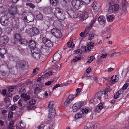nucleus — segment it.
I'll return each instance as SVG.
<instances>
[{
	"mask_svg": "<svg viewBox=\"0 0 129 129\" xmlns=\"http://www.w3.org/2000/svg\"><path fill=\"white\" fill-rule=\"evenodd\" d=\"M54 105V102H50L47 107V109L49 111L48 118L50 119L54 118L56 116V111L55 108L53 107Z\"/></svg>",
	"mask_w": 129,
	"mask_h": 129,
	"instance_id": "obj_1",
	"label": "nucleus"
},
{
	"mask_svg": "<svg viewBox=\"0 0 129 129\" xmlns=\"http://www.w3.org/2000/svg\"><path fill=\"white\" fill-rule=\"evenodd\" d=\"M55 15L57 19L63 20L65 19V13L62 10L58 8H56Z\"/></svg>",
	"mask_w": 129,
	"mask_h": 129,
	"instance_id": "obj_2",
	"label": "nucleus"
},
{
	"mask_svg": "<svg viewBox=\"0 0 129 129\" xmlns=\"http://www.w3.org/2000/svg\"><path fill=\"white\" fill-rule=\"evenodd\" d=\"M71 4L75 10L80 9L83 5V2L80 0H73Z\"/></svg>",
	"mask_w": 129,
	"mask_h": 129,
	"instance_id": "obj_3",
	"label": "nucleus"
},
{
	"mask_svg": "<svg viewBox=\"0 0 129 129\" xmlns=\"http://www.w3.org/2000/svg\"><path fill=\"white\" fill-rule=\"evenodd\" d=\"M27 30V32L31 37L36 36L40 33L39 29L36 27L29 28Z\"/></svg>",
	"mask_w": 129,
	"mask_h": 129,
	"instance_id": "obj_4",
	"label": "nucleus"
},
{
	"mask_svg": "<svg viewBox=\"0 0 129 129\" xmlns=\"http://www.w3.org/2000/svg\"><path fill=\"white\" fill-rule=\"evenodd\" d=\"M9 19L6 15H4L0 18V22L4 26H7L9 24Z\"/></svg>",
	"mask_w": 129,
	"mask_h": 129,
	"instance_id": "obj_5",
	"label": "nucleus"
},
{
	"mask_svg": "<svg viewBox=\"0 0 129 129\" xmlns=\"http://www.w3.org/2000/svg\"><path fill=\"white\" fill-rule=\"evenodd\" d=\"M51 32L53 35L57 38H60L62 36L60 31L56 28L52 29L51 30Z\"/></svg>",
	"mask_w": 129,
	"mask_h": 129,
	"instance_id": "obj_6",
	"label": "nucleus"
},
{
	"mask_svg": "<svg viewBox=\"0 0 129 129\" xmlns=\"http://www.w3.org/2000/svg\"><path fill=\"white\" fill-rule=\"evenodd\" d=\"M83 102H77L75 103L72 107L73 111L76 112L79 110L83 106Z\"/></svg>",
	"mask_w": 129,
	"mask_h": 129,
	"instance_id": "obj_7",
	"label": "nucleus"
},
{
	"mask_svg": "<svg viewBox=\"0 0 129 129\" xmlns=\"http://www.w3.org/2000/svg\"><path fill=\"white\" fill-rule=\"evenodd\" d=\"M74 95L72 94L68 96L64 103V105L65 107H67L70 104L71 102L74 98Z\"/></svg>",
	"mask_w": 129,
	"mask_h": 129,
	"instance_id": "obj_8",
	"label": "nucleus"
},
{
	"mask_svg": "<svg viewBox=\"0 0 129 129\" xmlns=\"http://www.w3.org/2000/svg\"><path fill=\"white\" fill-rule=\"evenodd\" d=\"M28 44L31 51H33L34 50H37L36 47V42L35 41L30 40L29 41Z\"/></svg>",
	"mask_w": 129,
	"mask_h": 129,
	"instance_id": "obj_9",
	"label": "nucleus"
},
{
	"mask_svg": "<svg viewBox=\"0 0 129 129\" xmlns=\"http://www.w3.org/2000/svg\"><path fill=\"white\" fill-rule=\"evenodd\" d=\"M42 41L47 47H51L53 46V43L46 37L43 38L42 39Z\"/></svg>",
	"mask_w": 129,
	"mask_h": 129,
	"instance_id": "obj_10",
	"label": "nucleus"
},
{
	"mask_svg": "<svg viewBox=\"0 0 129 129\" xmlns=\"http://www.w3.org/2000/svg\"><path fill=\"white\" fill-rule=\"evenodd\" d=\"M31 52L32 56L35 59L37 60L40 58L41 54L40 52L37 51V50H33Z\"/></svg>",
	"mask_w": 129,
	"mask_h": 129,
	"instance_id": "obj_11",
	"label": "nucleus"
},
{
	"mask_svg": "<svg viewBox=\"0 0 129 129\" xmlns=\"http://www.w3.org/2000/svg\"><path fill=\"white\" fill-rule=\"evenodd\" d=\"M104 103H101L98 104L97 107L94 108L93 111L96 113H99L100 111L103 108H105L104 106Z\"/></svg>",
	"mask_w": 129,
	"mask_h": 129,
	"instance_id": "obj_12",
	"label": "nucleus"
},
{
	"mask_svg": "<svg viewBox=\"0 0 129 129\" xmlns=\"http://www.w3.org/2000/svg\"><path fill=\"white\" fill-rule=\"evenodd\" d=\"M76 10H75L74 11L72 9H71L69 11L68 13L71 17L75 18L78 17V13Z\"/></svg>",
	"mask_w": 129,
	"mask_h": 129,
	"instance_id": "obj_13",
	"label": "nucleus"
},
{
	"mask_svg": "<svg viewBox=\"0 0 129 129\" xmlns=\"http://www.w3.org/2000/svg\"><path fill=\"white\" fill-rule=\"evenodd\" d=\"M17 9L16 7L13 6L10 8L9 10V13L11 15H14L17 13Z\"/></svg>",
	"mask_w": 129,
	"mask_h": 129,
	"instance_id": "obj_14",
	"label": "nucleus"
},
{
	"mask_svg": "<svg viewBox=\"0 0 129 129\" xmlns=\"http://www.w3.org/2000/svg\"><path fill=\"white\" fill-rule=\"evenodd\" d=\"M53 57V60L52 61V62L55 63V62H57L59 61L61 57V56L59 53H56L54 54Z\"/></svg>",
	"mask_w": 129,
	"mask_h": 129,
	"instance_id": "obj_15",
	"label": "nucleus"
},
{
	"mask_svg": "<svg viewBox=\"0 0 129 129\" xmlns=\"http://www.w3.org/2000/svg\"><path fill=\"white\" fill-rule=\"evenodd\" d=\"M53 9L51 6L45 7L43 9V13L46 14H50L52 11Z\"/></svg>",
	"mask_w": 129,
	"mask_h": 129,
	"instance_id": "obj_16",
	"label": "nucleus"
},
{
	"mask_svg": "<svg viewBox=\"0 0 129 129\" xmlns=\"http://www.w3.org/2000/svg\"><path fill=\"white\" fill-rule=\"evenodd\" d=\"M110 87L109 86H108L107 87L105 90L103 91V96H104V97L102 98L103 99L105 100L106 99H107L108 98V95L107 94V93L108 92L110 91Z\"/></svg>",
	"mask_w": 129,
	"mask_h": 129,
	"instance_id": "obj_17",
	"label": "nucleus"
},
{
	"mask_svg": "<svg viewBox=\"0 0 129 129\" xmlns=\"http://www.w3.org/2000/svg\"><path fill=\"white\" fill-rule=\"evenodd\" d=\"M103 93L100 91L97 93L95 95L94 97V100H96L97 99H98L99 101H100L101 99L103 100H104L102 98V97H104L103 96Z\"/></svg>",
	"mask_w": 129,
	"mask_h": 129,
	"instance_id": "obj_18",
	"label": "nucleus"
},
{
	"mask_svg": "<svg viewBox=\"0 0 129 129\" xmlns=\"http://www.w3.org/2000/svg\"><path fill=\"white\" fill-rule=\"evenodd\" d=\"M0 40L2 44L6 45L8 42V39L7 36L4 35L1 37Z\"/></svg>",
	"mask_w": 129,
	"mask_h": 129,
	"instance_id": "obj_19",
	"label": "nucleus"
},
{
	"mask_svg": "<svg viewBox=\"0 0 129 129\" xmlns=\"http://www.w3.org/2000/svg\"><path fill=\"white\" fill-rule=\"evenodd\" d=\"M34 15L38 20H41L43 19L42 14L38 11H37L34 13Z\"/></svg>",
	"mask_w": 129,
	"mask_h": 129,
	"instance_id": "obj_20",
	"label": "nucleus"
},
{
	"mask_svg": "<svg viewBox=\"0 0 129 129\" xmlns=\"http://www.w3.org/2000/svg\"><path fill=\"white\" fill-rule=\"evenodd\" d=\"M54 72V69L52 70L51 71H50L49 72H47L45 73L44 75H42L41 76V78H42L43 80L44 79H46L48 78V77L52 75V73H53Z\"/></svg>",
	"mask_w": 129,
	"mask_h": 129,
	"instance_id": "obj_21",
	"label": "nucleus"
},
{
	"mask_svg": "<svg viewBox=\"0 0 129 129\" xmlns=\"http://www.w3.org/2000/svg\"><path fill=\"white\" fill-rule=\"evenodd\" d=\"M100 4L98 2H94L93 4V8L95 12H97L98 10L100 7Z\"/></svg>",
	"mask_w": 129,
	"mask_h": 129,
	"instance_id": "obj_22",
	"label": "nucleus"
},
{
	"mask_svg": "<svg viewBox=\"0 0 129 129\" xmlns=\"http://www.w3.org/2000/svg\"><path fill=\"white\" fill-rule=\"evenodd\" d=\"M46 46L44 44L41 43L40 44L38 48L39 49L40 52H45L47 50Z\"/></svg>",
	"mask_w": 129,
	"mask_h": 129,
	"instance_id": "obj_23",
	"label": "nucleus"
},
{
	"mask_svg": "<svg viewBox=\"0 0 129 129\" xmlns=\"http://www.w3.org/2000/svg\"><path fill=\"white\" fill-rule=\"evenodd\" d=\"M18 25L19 29L23 30L26 26V24L24 21H21L18 22Z\"/></svg>",
	"mask_w": 129,
	"mask_h": 129,
	"instance_id": "obj_24",
	"label": "nucleus"
},
{
	"mask_svg": "<svg viewBox=\"0 0 129 129\" xmlns=\"http://www.w3.org/2000/svg\"><path fill=\"white\" fill-rule=\"evenodd\" d=\"M105 18L103 16H100L98 18V21L101 25L104 24L105 22Z\"/></svg>",
	"mask_w": 129,
	"mask_h": 129,
	"instance_id": "obj_25",
	"label": "nucleus"
},
{
	"mask_svg": "<svg viewBox=\"0 0 129 129\" xmlns=\"http://www.w3.org/2000/svg\"><path fill=\"white\" fill-rule=\"evenodd\" d=\"M36 103V101L35 100H31L29 102V104L30 106H28V108H30V109H35L36 108V107L35 106H31V105H34Z\"/></svg>",
	"mask_w": 129,
	"mask_h": 129,
	"instance_id": "obj_26",
	"label": "nucleus"
},
{
	"mask_svg": "<svg viewBox=\"0 0 129 129\" xmlns=\"http://www.w3.org/2000/svg\"><path fill=\"white\" fill-rule=\"evenodd\" d=\"M88 14L87 12L83 13L81 16V19L84 21L88 17Z\"/></svg>",
	"mask_w": 129,
	"mask_h": 129,
	"instance_id": "obj_27",
	"label": "nucleus"
},
{
	"mask_svg": "<svg viewBox=\"0 0 129 129\" xmlns=\"http://www.w3.org/2000/svg\"><path fill=\"white\" fill-rule=\"evenodd\" d=\"M24 61V60L18 61L16 63V67L21 69Z\"/></svg>",
	"mask_w": 129,
	"mask_h": 129,
	"instance_id": "obj_28",
	"label": "nucleus"
},
{
	"mask_svg": "<svg viewBox=\"0 0 129 129\" xmlns=\"http://www.w3.org/2000/svg\"><path fill=\"white\" fill-rule=\"evenodd\" d=\"M21 96L23 99V100L24 101H26L30 99V97L29 96L25 94H22L21 95Z\"/></svg>",
	"mask_w": 129,
	"mask_h": 129,
	"instance_id": "obj_29",
	"label": "nucleus"
},
{
	"mask_svg": "<svg viewBox=\"0 0 129 129\" xmlns=\"http://www.w3.org/2000/svg\"><path fill=\"white\" fill-rule=\"evenodd\" d=\"M6 52V48L0 50V56L3 58H5L4 54H5Z\"/></svg>",
	"mask_w": 129,
	"mask_h": 129,
	"instance_id": "obj_30",
	"label": "nucleus"
},
{
	"mask_svg": "<svg viewBox=\"0 0 129 129\" xmlns=\"http://www.w3.org/2000/svg\"><path fill=\"white\" fill-rule=\"evenodd\" d=\"M50 4L53 6H56L58 4L57 0H49Z\"/></svg>",
	"mask_w": 129,
	"mask_h": 129,
	"instance_id": "obj_31",
	"label": "nucleus"
},
{
	"mask_svg": "<svg viewBox=\"0 0 129 129\" xmlns=\"http://www.w3.org/2000/svg\"><path fill=\"white\" fill-rule=\"evenodd\" d=\"M28 68V62L27 61H25L21 69L22 70H26Z\"/></svg>",
	"mask_w": 129,
	"mask_h": 129,
	"instance_id": "obj_32",
	"label": "nucleus"
},
{
	"mask_svg": "<svg viewBox=\"0 0 129 129\" xmlns=\"http://www.w3.org/2000/svg\"><path fill=\"white\" fill-rule=\"evenodd\" d=\"M19 43L23 45H27L28 43L27 40L23 39H21L19 41Z\"/></svg>",
	"mask_w": 129,
	"mask_h": 129,
	"instance_id": "obj_33",
	"label": "nucleus"
},
{
	"mask_svg": "<svg viewBox=\"0 0 129 129\" xmlns=\"http://www.w3.org/2000/svg\"><path fill=\"white\" fill-rule=\"evenodd\" d=\"M15 123L14 121H12L9 123V125L8 127V129H13L15 126H14V124Z\"/></svg>",
	"mask_w": 129,
	"mask_h": 129,
	"instance_id": "obj_34",
	"label": "nucleus"
},
{
	"mask_svg": "<svg viewBox=\"0 0 129 129\" xmlns=\"http://www.w3.org/2000/svg\"><path fill=\"white\" fill-rule=\"evenodd\" d=\"M114 16L112 15H109L107 17V18L108 21L112 22L114 19Z\"/></svg>",
	"mask_w": 129,
	"mask_h": 129,
	"instance_id": "obj_35",
	"label": "nucleus"
},
{
	"mask_svg": "<svg viewBox=\"0 0 129 129\" xmlns=\"http://www.w3.org/2000/svg\"><path fill=\"white\" fill-rule=\"evenodd\" d=\"M14 37L15 39L18 41H20L21 39L20 35L19 33H16L15 34Z\"/></svg>",
	"mask_w": 129,
	"mask_h": 129,
	"instance_id": "obj_36",
	"label": "nucleus"
},
{
	"mask_svg": "<svg viewBox=\"0 0 129 129\" xmlns=\"http://www.w3.org/2000/svg\"><path fill=\"white\" fill-rule=\"evenodd\" d=\"M68 81L67 82H68ZM68 84V83L67 82V83H63L62 85L61 84H56V85L53 87V88L52 90H53L54 89H55L56 88H57L59 86H67Z\"/></svg>",
	"mask_w": 129,
	"mask_h": 129,
	"instance_id": "obj_37",
	"label": "nucleus"
},
{
	"mask_svg": "<svg viewBox=\"0 0 129 129\" xmlns=\"http://www.w3.org/2000/svg\"><path fill=\"white\" fill-rule=\"evenodd\" d=\"M111 79L113 82H117L118 81L119 79L117 75L115 76V77L114 78V76H112L111 77Z\"/></svg>",
	"mask_w": 129,
	"mask_h": 129,
	"instance_id": "obj_38",
	"label": "nucleus"
},
{
	"mask_svg": "<svg viewBox=\"0 0 129 129\" xmlns=\"http://www.w3.org/2000/svg\"><path fill=\"white\" fill-rule=\"evenodd\" d=\"M27 6L33 9L35 7V5L33 4L30 3H27L26 4Z\"/></svg>",
	"mask_w": 129,
	"mask_h": 129,
	"instance_id": "obj_39",
	"label": "nucleus"
},
{
	"mask_svg": "<svg viewBox=\"0 0 129 129\" xmlns=\"http://www.w3.org/2000/svg\"><path fill=\"white\" fill-rule=\"evenodd\" d=\"M41 89L38 87L35 88L34 90V93L36 94H37L41 91Z\"/></svg>",
	"mask_w": 129,
	"mask_h": 129,
	"instance_id": "obj_40",
	"label": "nucleus"
},
{
	"mask_svg": "<svg viewBox=\"0 0 129 129\" xmlns=\"http://www.w3.org/2000/svg\"><path fill=\"white\" fill-rule=\"evenodd\" d=\"M12 26L14 28H19L18 23H16L15 21L13 22L12 24Z\"/></svg>",
	"mask_w": 129,
	"mask_h": 129,
	"instance_id": "obj_41",
	"label": "nucleus"
},
{
	"mask_svg": "<svg viewBox=\"0 0 129 129\" xmlns=\"http://www.w3.org/2000/svg\"><path fill=\"white\" fill-rule=\"evenodd\" d=\"M82 114L80 113H77L75 116V118L78 119L81 117L82 116Z\"/></svg>",
	"mask_w": 129,
	"mask_h": 129,
	"instance_id": "obj_42",
	"label": "nucleus"
},
{
	"mask_svg": "<svg viewBox=\"0 0 129 129\" xmlns=\"http://www.w3.org/2000/svg\"><path fill=\"white\" fill-rule=\"evenodd\" d=\"M12 30V29L10 27H7L6 29L5 32L7 34H9L11 33Z\"/></svg>",
	"mask_w": 129,
	"mask_h": 129,
	"instance_id": "obj_43",
	"label": "nucleus"
},
{
	"mask_svg": "<svg viewBox=\"0 0 129 129\" xmlns=\"http://www.w3.org/2000/svg\"><path fill=\"white\" fill-rule=\"evenodd\" d=\"M81 111L82 114L84 113L86 114L88 112L89 110L86 108H84L82 109Z\"/></svg>",
	"mask_w": 129,
	"mask_h": 129,
	"instance_id": "obj_44",
	"label": "nucleus"
},
{
	"mask_svg": "<svg viewBox=\"0 0 129 129\" xmlns=\"http://www.w3.org/2000/svg\"><path fill=\"white\" fill-rule=\"evenodd\" d=\"M114 11V8L112 6H110L109 9L108 10V13H112Z\"/></svg>",
	"mask_w": 129,
	"mask_h": 129,
	"instance_id": "obj_45",
	"label": "nucleus"
},
{
	"mask_svg": "<svg viewBox=\"0 0 129 129\" xmlns=\"http://www.w3.org/2000/svg\"><path fill=\"white\" fill-rule=\"evenodd\" d=\"M95 59V57L94 56H92L89 57L88 58V59L87 61V62L90 63L91 62H92L93 60V59Z\"/></svg>",
	"mask_w": 129,
	"mask_h": 129,
	"instance_id": "obj_46",
	"label": "nucleus"
},
{
	"mask_svg": "<svg viewBox=\"0 0 129 129\" xmlns=\"http://www.w3.org/2000/svg\"><path fill=\"white\" fill-rule=\"evenodd\" d=\"M7 92V90L5 89H3V91L1 93H2V94L3 95H4L5 96V95H6L7 96H9V97H11V96L10 95H9L8 94H6Z\"/></svg>",
	"mask_w": 129,
	"mask_h": 129,
	"instance_id": "obj_47",
	"label": "nucleus"
},
{
	"mask_svg": "<svg viewBox=\"0 0 129 129\" xmlns=\"http://www.w3.org/2000/svg\"><path fill=\"white\" fill-rule=\"evenodd\" d=\"M67 45L69 47H70L71 48H73L74 46V44L73 42H68L67 43Z\"/></svg>",
	"mask_w": 129,
	"mask_h": 129,
	"instance_id": "obj_48",
	"label": "nucleus"
},
{
	"mask_svg": "<svg viewBox=\"0 0 129 129\" xmlns=\"http://www.w3.org/2000/svg\"><path fill=\"white\" fill-rule=\"evenodd\" d=\"M81 57L79 56H77L76 57H75L72 60V61L74 62H76L77 61L81 59Z\"/></svg>",
	"mask_w": 129,
	"mask_h": 129,
	"instance_id": "obj_49",
	"label": "nucleus"
},
{
	"mask_svg": "<svg viewBox=\"0 0 129 129\" xmlns=\"http://www.w3.org/2000/svg\"><path fill=\"white\" fill-rule=\"evenodd\" d=\"M19 98V96L18 95H17L14 96L13 98L14 102H16L17 100Z\"/></svg>",
	"mask_w": 129,
	"mask_h": 129,
	"instance_id": "obj_50",
	"label": "nucleus"
},
{
	"mask_svg": "<svg viewBox=\"0 0 129 129\" xmlns=\"http://www.w3.org/2000/svg\"><path fill=\"white\" fill-rule=\"evenodd\" d=\"M129 85V84L125 83L124 84L122 88V89L123 90H125L126 89L127 87H128Z\"/></svg>",
	"mask_w": 129,
	"mask_h": 129,
	"instance_id": "obj_51",
	"label": "nucleus"
},
{
	"mask_svg": "<svg viewBox=\"0 0 129 129\" xmlns=\"http://www.w3.org/2000/svg\"><path fill=\"white\" fill-rule=\"evenodd\" d=\"M85 52H89L91 51L90 49H91V48L89 45H87V46L85 47Z\"/></svg>",
	"mask_w": 129,
	"mask_h": 129,
	"instance_id": "obj_52",
	"label": "nucleus"
},
{
	"mask_svg": "<svg viewBox=\"0 0 129 129\" xmlns=\"http://www.w3.org/2000/svg\"><path fill=\"white\" fill-rule=\"evenodd\" d=\"M121 94V93H119V91L116 92V94L114 95V97L115 99H116L119 97V95Z\"/></svg>",
	"mask_w": 129,
	"mask_h": 129,
	"instance_id": "obj_53",
	"label": "nucleus"
},
{
	"mask_svg": "<svg viewBox=\"0 0 129 129\" xmlns=\"http://www.w3.org/2000/svg\"><path fill=\"white\" fill-rule=\"evenodd\" d=\"M113 7L114 8V11H116L119 8V6L117 5H112Z\"/></svg>",
	"mask_w": 129,
	"mask_h": 129,
	"instance_id": "obj_54",
	"label": "nucleus"
},
{
	"mask_svg": "<svg viewBox=\"0 0 129 129\" xmlns=\"http://www.w3.org/2000/svg\"><path fill=\"white\" fill-rule=\"evenodd\" d=\"M54 81V80H52V81H48L45 83V85H46L49 86L52 83H53Z\"/></svg>",
	"mask_w": 129,
	"mask_h": 129,
	"instance_id": "obj_55",
	"label": "nucleus"
},
{
	"mask_svg": "<svg viewBox=\"0 0 129 129\" xmlns=\"http://www.w3.org/2000/svg\"><path fill=\"white\" fill-rule=\"evenodd\" d=\"M94 36V35L93 34L89 35L88 37V39L90 40H91L93 39Z\"/></svg>",
	"mask_w": 129,
	"mask_h": 129,
	"instance_id": "obj_56",
	"label": "nucleus"
},
{
	"mask_svg": "<svg viewBox=\"0 0 129 129\" xmlns=\"http://www.w3.org/2000/svg\"><path fill=\"white\" fill-rule=\"evenodd\" d=\"M81 2L86 4H88L90 2L91 0H81Z\"/></svg>",
	"mask_w": 129,
	"mask_h": 129,
	"instance_id": "obj_57",
	"label": "nucleus"
},
{
	"mask_svg": "<svg viewBox=\"0 0 129 129\" xmlns=\"http://www.w3.org/2000/svg\"><path fill=\"white\" fill-rule=\"evenodd\" d=\"M17 106L14 105H12L10 107V109L12 110H14L16 108Z\"/></svg>",
	"mask_w": 129,
	"mask_h": 129,
	"instance_id": "obj_58",
	"label": "nucleus"
},
{
	"mask_svg": "<svg viewBox=\"0 0 129 129\" xmlns=\"http://www.w3.org/2000/svg\"><path fill=\"white\" fill-rule=\"evenodd\" d=\"M14 87L12 86H10L8 88V91L9 93L11 92L13 90Z\"/></svg>",
	"mask_w": 129,
	"mask_h": 129,
	"instance_id": "obj_59",
	"label": "nucleus"
},
{
	"mask_svg": "<svg viewBox=\"0 0 129 129\" xmlns=\"http://www.w3.org/2000/svg\"><path fill=\"white\" fill-rule=\"evenodd\" d=\"M4 101L5 103H8L10 102V99L9 98L7 97H6L4 99Z\"/></svg>",
	"mask_w": 129,
	"mask_h": 129,
	"instance_id": "obj_60",
	"label": "nucleus"
},
{
	"mask_svg": "<svg viewBox=\"0 0 129 129\" xmlns=\"http://www.w3.org/2000/svg\"><path fill=\"white\" fill-rule=\"evenodd\" d=\"M33 20H27V17H24V21H24L25 22H26L27 23H28L29 22H31L33 21Z\"/></svg>",
	"mask_w": 129,
	"mask_h": 129,
	"instance_id": "obj_61",
	"label": "nucleus"
},
{
	"mask_svg": "<svg viewBox=\"0 0 129 129\" xmlns=\"http://www.w3.org/2000/svg\"><path fill=\"white\" fill-rule=\"evenodd\" d=\"M45 125H44L42 124H41L38 127V129H44V127Z\"/></svg>",
	"mask_w": 129,
	"mask_h": 129,
	"instance_id": "obj_62",
	"label": "nucleus"
},
{
	"mask_svg": "<svg viewBox=\"0 0 129 129\" xmlns=\"http://www.w3.org/2000/svg\"><path fill=\"white\" fill-rule=\"evenodd\" d=\"M54 127V126L53 124H50L47 128V129H53Z\"/></svg>",
	"mask_w": 129,
	"mask_h": 129,
	"instance_id": "obj_63",
	"label": "nucleus"
},
{
	"mask_svg": "<svg viewBox=\"0 0 129 129\" xmlns=\"http://www.w3.org/2000/svg\"><path fill=\"white\" fill-rule=\"evenodd\" d=\"M122 10L125 13H126L127 11L126 7L125 6H123L122 7Z\"/></svg>",
	"mask_w": 129,
	"mask_h": 129,
	"instance_id": "obj_64",
	"label": "nucleus"
}]
</instances>
